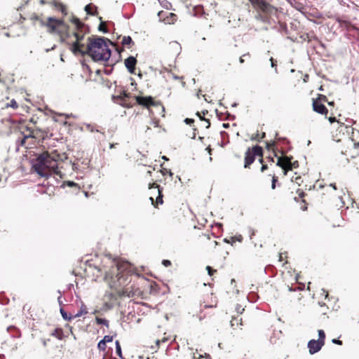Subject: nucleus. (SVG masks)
<instances>
[{
	"instance_id": "obj_1",
	"label": "nucleus",
	"mask_w": 359,
	"mask_h": 359,
	"mask_svg": "<svg viewBox=\"0 0 359 359\" xmlns=\"http://www.w3.org/2000/svg\"><path fill=\"white\" fill-rule=\"evenodd\" d=\"M73 23L76 30L73 33L75 41L72 43V50L74 53L88 55L94 61H107L111 56L109 45L113 43L108 39L93 35L88 37L86 43L83 42L87 32L85 25L77 18H74Z\"/></svg>"
},
{
	"instance_id": "obj_2",
	"label": "nucleus",
	"mask_w": 359,
	"mask_h": 359,
	"mask_svg": "<svg viewBox=\"0 0 359 359\" xmlns=\"http://www.w3.org/2000/svg\"><path fill=\"white\" fill-rule=\"evenodd\" d=\"M30 162L34 170L42 177L48 178L52 173L61 176L56 157L48 152L39 154Z\"/></svg>"
},
{
	"instance_id": "obj_3",
	"label": "nucleus",
	"mask_w": 359,
	"mask_h": 359,
	"mask_svg": "<svg viewBox=\"0 0 359 359\" xmlns=\"http://www.w3.org/2000/svg\"><path fill=\"white\" fill-rule=\"evenodd\" d=\"M31 20L39 22L41 26L46 29L48 33L59 36L62 41H66L70 37L69 26L62 19L54 17L44 19L34 14L31 17Z\"/></svg>"
},
{
	"instance_id": "obj_4",
	"label": "nucleus",
	"mask_w": 359,
	"mask_h": 359,
	"mask_svg": "<svg viewBox=\"0 0 359 359\" xmlns=\"http://www.w3.org/2000/svg\"><path fill=\"white\" fill-rule=\"evenodd\" d=\"M119 95H112V101L126 108H130L133 106L135 102L140 105L148 107L149 106L159 107L162 111H165L164 107L161 104V102L156 101L151 96H135L133 98L131 97L130 93L128 91H119Z\"/></svg>"
},
{
	"instance_id": "obj_5",
	"label": "nucleus",
	"mask_w": 359,
	"mask_h": 359,
	"mask_svg": "<svg viewBox=\"0 0 359 359\" xmlns=\"http://www.w3.org/2000/svg\"><path fill=\"white\" fill-rule=\"evenodd\" d=\"M252 7L257 11H261L264 14H271L275 8L268 3L266 0H248Z\"/></svg>"
},
{
	"instance_id": "obj_6",
	"label": "nucleus",
	"mask_w": 359,
	"mask_h": 359,
	"mask_svg": "<svg viewBox=\"0 0 359 359\" xmlns=\"http://www.w3.org/2000/svg\"><path fill=\"white\" fill-rule=\"evenodd\" d=\"M169 8L167 6L166 11H161L158 13V16L160 20L163 21L165 24H174L177 20V16L176 14L170 12Z\"/></svg>"
},
{
	"instance_id": "obj_7",
	"label": "nucleus",
	"mask_w": 359,
	"mask_h": 359,
	"mask_svg": "<svg viewBox=\"0 0 359 359\" xmlns=\"http://www.w3.org/2000/svg\"><path fill=\"white\" fill-rule=\"evenodd\" d=\"M313 110L320 114L327 115L328 109L319 98H313L312 102Z\"/></svg>"
},
{
	"instance_id": "obj_8",
	"label": "nucleus",
	"mask_w": 359,
	"mask_h": 359,
	"mask_svg": "<svg viewBox=\"0 0 359 359\" xmlns=\"http://www.w3.org/2000/svg\"><path fill=\"white\" fill-rule=\"evenodd\" d=\"M325 344L323 343H321L318 340L311 339L310 341H309L308 345H307L309 353L311 355H313V354L318 353V351H320L321 350L322 347Z\"/></svg>"
},
{
	"instance_id": "obj_9",
	"label": "nucleus",
	"mask_w": 359,
	"mask_h": 359,
	"mask_svg": "<svg viewBox=\"0 0 359 359\" xmlns=\"http://www.w3.org/2000/svg\"><path fill=\"white\" fill-rule=\"evenodd\" d=\"M136 64L137 60L135 57L130 56L125 60V65L130 73L135 72Z\"/></svg>"
},
{
	"instance_id": "obj_10",
	"label": "nucleus",
	"mask_w": 359,
	"mask_h": 359,
	"mask_svg": "<svg viewBox=\"0 0 359 359\" xmlns=\"http://www.w3.org/2000/svg\"><path fill=\"white\" fill-rule=\"evenodd\" d=\"M156 188L157 189V192H158V196L156 198V203L157 204H163V195L162 193L163 188L161 187L160 185H158L156 183H150L149 184V189H156Z\"/></svg>"
},
{
	"instance_id": "obj_11",
	"label": "nucleus",
	"mask_w": 359,
	"mask_h": 359,
	"mask_svg": "<svg viewBox=\"0 0 359 359\" xmlns=\"http://www.w3.org/2000/svg\"><path fill=\"white\" fill-rule=\"evenodd\" d=\"M50 4L55 10L61 12L62 15L66 16L67 15V6L65 4L57 1H53Z\"/></svg>"
},
{
	"instance_id": "obj_12",
	"label": "nucleus",
	"mask_w": 359,
	"mask_h": 359,
	"mask_svg": "<svg viewBox=\"0 0 359 359\" xmlns=\"http://www.w3.org/2000/svg\"><path fill=\"white\" fill-rule=\"evenodd\" d=\"M255 156L251 153V150L249 148L245 154V164L244 168H247L255 161Z\"/></svg>"
},
{
	"instance_id": "obj_13",
	"label": "nucleus",
	"mask_w": 359,
	"mask_h": 359,
	"mask_svg": "<svg viewBox=\"0 0 359 359\" xmlns=\"http://www.w3.org/2000/svg\"><path fill=\"white\" fill-rule=\"evenodd\" d=\"M337 21L338 22L340 27L344 28L348 31L357 29L355 26L352 25L351 22L348 20L337 18Z\"/></svg>"
},
{
	"instance_id": "obj_14",
	"label": "nucleus",
	"mask_w": 359,
	"mask_h": 359,
	"mask_svg": "<svg viewBox=\"0 0 359 359\" xmlns=\"http://www.w3.org/2000/svg\"><path fill=\"white\" fill-rule=\"evenodd\" d=\"M121 44L125 48H131L135 45V43L130 36H125L122 39Z\"/></svg>"
},
{
	"instance_id": "obj_15",
	"label": "nucleus",
	"mask_w": 359,
	"mask_h": 359,
	"mask_svg": "<svg viewBox=\"0 0 359 359\" xmlns=\"http://www.w3.org/2000/svg\"><path fill=\"white\" fill-rule=\"evenodd\" d=\"M250 150H251V153L253 154L255 157L256 156L262 157L264 150L262 147H260L259 145H255V146H253Z\"/></svg>"
},
{
	"instance_id": "obj_16",
	"label": "nucleus",
	"mask_w": 359,
	"mask_h": 359,
	"mask_svg": "<svg viewBox=\"0 0 359 359\" xmlns=\"http://www.w3.org/2000/svg\"><path fill=\"white\" fill-rule=\"evenodd\" d=\"M25 130L27 131H29V133L27 134V135H25L24 131H22L21 133L22 135H23V137L19 140L20 142V144L22 146L25 144V142H26V140L29 138V137H33V133L32 131H31V129L30 128H29L28 126H25Z\"/></svg>"
},
{
	"instance_id": "obj_17",
	"label": "nucleus",
	"mask_w": 359,
	"mask_h": 359,
	"mask_svg": "<svg viewBox=\"0 0 359 359\" xmlns=\"http://www.w3.org/2000/svg\"><path fill=\"white\" fill-rule=\"evenodd\" d=\"M8 107H12L13 109H16V108H18V104L15 100H12L10 103L0 102V107L1 109H4V107L7 108Z\"/></svg>"
},
{
	"instance_id": "obj_18",
	"label": "nucleus",
	"mask_w": 359,
	"mask_h": 359,
	"mask_svg": "<svg viewBox=\"0 0 359 359\" xmlns=\"http://www.w3.org/2000/svg\"><path fill=\"white\" fill-rule=\"evenodd\" d=\"M51 336L55 337L60 340L62 339L64 337L62 329L60 327L55 329L54 331L51 333Z\"/></svg>"
},
{
	"instance_id": "obj_19",
	"label": "nucleus",
	"mask_w": 359,
	"mask_h": 359,
	"mask_svg": "<svg viewBox=\"0 0 359 359\" xmlns=\"http://www.w3.org/2000/svg\"><path fill=\"white\" fill-rule=\"evenodd\" d=\"M8 332H14V333L12 334L13 337H20V330L14 325H10L7 328Z\"/></svg>"
},
{
	"instance_id": "obj_20",
	"label": "nucleus",
	"mask_w": 359,
	"mask_h": 359,
	"mask_svg": "<svg viewBox=\"0 0 359 359\" xmlns=\"http://www.w3.org/2000/svg\"><path fill=\"white\" fill-rule=\"evenodd\" d=\"M60 313L65 320L70 321L74 318V316L69 315L62 307L60 309Z\"/></svg>"
},
{
	"instance_id": "obj_21",
	"label": "nucleus",
	"mask_w": 359,
	"mask_h": 359,
	"mask_svg": "<svg viewBox=\"0 0 359 359\" xmlns=\"http://www.w3.org/2000/svg\"><path fill=\"white\" fill-rule=\"evenodd\" d=\"M259 296L257 292L251 291L248 295V299L250 302L255 303L257 301Z\"/></svg>"
},
{
	"instance_id": "obj_22",
	"label": "nucleus",
	"mask_w": 359,
	"mask_h": 359,
	"mask_svg": "<svg viewBox=\"0 0 359 359\" xmlns=\"http://www.w3.org/2000/svg\"><path fill=\"white\" fill-rule=\"evenodd\" d=\"M115 347H116V353L117 355L121 359H125V358L123 356V354H122L121 346L119 341L116 340L115 341Z\"/></svg>"
},
{
	"instance_id": "obj_23",
	"label": "nucleus",
	"mask_w": 359,
	"mask_h": 359,
	"mask_svg": "<svg viewBox=\"0 0 359 359\" xmlns=\"http://www.w3.org/2000/svg\"><path fill=\"white\" fill-rule=\"evenodd\" d=\"M220 135H221V137L222 139V142L221 146L222 147H224L229 142V139H228L229 138V135L225 131H221L220 132Z\"/></svg>"
},
{
	"instance_id": "obj_24",
	"label": "nucleus",
	"mask_w": 359,
	"mask_h": 359,
	"mask_svg": "<svg viewBox=\"0 0 359 359\" xmlns=\"http://www.w3.org/2000/svg\"><path fill=\"white\" fill-rule=\"evenodd\" d=\"M88 313L86 307L84 304H82L80 310L74 316V318H79L83 314H86Z\"/></svg>"
},
{
	"instance_id": "obj_25",
	"label": "nucleus",
	"mask_w": 359,
	"mask_h": 359,
	"mask_svg": "<svg viewBox=\"0 0 359 359\" xmlns=\"http://www.w3.org/2000/svg\"><path fill=\"white\" fill-rule=\"evenodd\" d=\"M95 321L98 325H103L107 327H109V321L105 318L96 317Z\"/></svg>"
},
{
	"instance_id": "obj_26",
	"label": "nucleus",
	"mask_w": 359,
	"mask_h": 359,
	"mask_svg": "<svg viewBox=\"0 0 359 359\" xmlns=\"http://www.w3.org/2000/svg\"><path fill=\"white\" fill-rule=\"evenodd\" d=\"M318 341H319L320 342L323 343L325 344V332L323 330H318Z\"/></svg>"
},
{
	"instance_id": "obj_27",
	"label": "nucleus",
	"mask_w": 359,
	"mask_h": 359,
	"mask_svg": "<svg viewBox=\"0 0 359 359\" xmlns=\"http://www.w3.org/2000/svg\"><path fill=\"white\" fill-rule=\"evenodd\" d=\"M196 115L199 118L201 121H204L207 123L206 128H209L210 127V121L208 118H205L201 114L200 112L197 111Z\"/></svg>"
},
{
	"instance_id": "obj_28",
	"label": "nucleus",
	"mask_w": 359,
	"mask_h": 359,
	"mask_svg": "<svg viewBox=\"0 0 359 359\" xmlns=\"http://www.w3.org/2000/svg\"><path fill=\"white\" fill-rule=\"evenodd\" d=\"M242 325V319L238 318H233L231 320V326L234 327L235 325Z\"/></svg>"
},
{
	"instance_id": "obj_29",
	"label": "nucleus",
	"mask_w": 359,
	"mask_h": 359,
	"mask_svg": "<svg viewBox=\"0 0 359 359\" xmlns=\"http://www.w3.org/2000/svg\"><path fill=\"white\" fill-rule=\"evenodd\" d=\"M66 186H67L69 187H76L77 184L76 182H74V181H65L63 182L62 187H65Z\"/></svg>"
},
{
	"instance_id": "obj_30",
	"label": "nucleus",
	"mask_w": 359,
	"mask_h": 359,
	"mask_svg": "<svg viewBox=\"0 0 359 359\" xmlns=\"http://www.w3.org/2000/svg\"><path fill=\"white\" fill-rule=\"evenodd\" d=\"M97 348L101 351H104L106 349V344L101 339L97 344Z\"/></svg>"
},
{
	"instance_id": "obj_31",
	"label": "nucleus",
	"mask_w": 359,
	"mask_h": 359,
	"mask_svg": "<svg viewBox=\"0 0 359 359\" xmlns=\"http://www.w3.org/2000/svg\"><path fill=\"white\" fill-rule=\"evenodd\" d=\"M8 302H9V299L8 297L4 296L3 294H0V304L2 305H6V304H8Z\"/></svg>"
},
{
	"instance_id": "obj_32",
	"label": "nucleus",
	"mask_w": 359,
	"mask_h": 359,
	"mask_svg": "<svg viewBox=\"0 0 359 359\" xmlns=\"http://www.w3.org/2000/svg\"><path fill=\"white\" fill-rule=\"evenodd\" d=\"M99 30L103 32H107V25L104 22H102L99 25Z\"/></svg>"
},
{
	"instance_id": "obj_33",
	"label": "nucleus",
	"mask_w": 359,
	"mask_h": 359,
	"mask_svg": "<svg viewBox=\"0 0 359 359\" xmlns=\"http://www.w3.org/2000/svg\"><path fill=\"white\" fill-rule=\"evenodd\" d=\"M289 170H292L293 168H297L299 167V162L297 161L292 162L290 164H288Z\"/></svg>"
},
{
	"instance_id": "obj_34",
	"label": "nucleus",
	"mask_w": 359,
	"mask_h": 359,
	"mask_svg": "<svg viewBox=\"0 0 359 359\" xmlns=\"http://www.w3.org/2000/svg\"><path fill=\"white\" fill-rule=\"evenodd\" d=\"M200 92H201V91H197V93H196V96L198 99H200V98H201V96H202V97H203L204 100H205V102H211V100H208V97L206 95H201V94L200 93Z\"/></svg>"
},
{
	"instance_id": "obj_35",
	"label": "nucleus",
	"mask_w": 359,
	"mask_h": 359,
	"mask_svg": "<svg viewBox=\"0 0 359 359\" xmlns=\"http://www.w3.org/2000/svg\"><path fill=\"white\" fill-rule=\"evenodd\" d=\"M113 339H114V336H109V335H105L103 339H102V341H104V342L105 344L108 343V342H111L113 341Z\"/></svg>"
},
{
	"instance_id": "obj_36",
	"label": "nucleus",
	"mask_w": 359,
	"mask_h": 359,
	"mask_svg": "<svg viewBox=\"0 0 359 359\" xmlns=\"http://www.w3.org/2000/svg\"><path fill=\"white\" fill-rule=\"evenodd\" d=\"M93 8V6L91 4H88V5L86 6L85 11H86V13L88 14L93 15V11H92Z\"/></svg>"
},
{
	"instance_id": "obj_37",
	"label": "nucleus",
	"mask_w": 359,
	"mask_h": 359,
	"mask_svg": "<svg viewBox=\"0 0 359 359\" xmlns=\"http://www.w3.org/2000/svg\"><path fill=\"white\" fill-rule=\"evenodd\" d=\"M278 182V177L276 176H273L271 181V189H275L276 186V182Z\"/></svg>"
},
{
	"instance_id": "obj_38",
	"label": "nucleus",
	"mask_w": 359,
	"mask_h": 359,
	"mask_svg": "<svg viewBox=\"0 0 359 359\" xmlns=\"http://www.w3.org/2000/svg\"><path fill=\"white\" fill-rule=\"evenodd\" d=\"M206 270L208 271V273L209 276H212L215 272H216V270L213 269L211 266H207Z\"/></svg>"
},
{
	"instance_id": "obj_39",
	"label": "nucleus",
	"mask_w": 359,
	"mask_h": 359,
	"mask_svg": "<svg viewBox=\"0 0 359 359\" xmlns=\"http://www.w3.org/2000/svg\"><path fill=\"white\" fill-rule=\"evenodd\" d=\"M293 157L292 156H286L285 158V163L287 165L290 164L292 161Z\"/></svg>"
},
{
	"instance_id": "obj_40",
	"label": "nucleus",
	"mask_w": 359,
	"mask_h": 359,
	"mask_svg": "<svg viewBox=\"0 0 359 359\" xmlns=\"http://www.w3.org/2000/svg\"><path fill=\"white\" fill-rule=\"evenodd\" d=\"M235 238L233 237H231L230 239L229 238H224V242L226 243H231V245H232L233 243H235Z\"/></svg>"
},
{
	"instance_id": "obj_41",
	"label": "nucleus",
	"mask_w": 359,
	"mask_h": 359,
	"mask_svg": "<svg viewBox=\"0 0 359 359\" xmlns=\"http://www.w3.org/2000/svg\"><path fill=\"white\" fill-rule=\"evenodd\" d=\"M184 121L186 124L191 126V124H193L194 123V119L190 118H186Z\"/></svg>"
},
{
	"instance_id": "obj_42",
	"label": "nucleus",
	"mask_w": 359,
	"mask_h": 359,
	"mask_svg": "<svg viewBox=\"0 0 359 359\" xmlns=\"http://www.w3.org/2000/svg\"><path fill=\"white\" fill-rule=\"evenodd\" d=\"M173 78L177 81H179V82H180L182 83V87L184 88V82L183 81V77H178V76H174L172 74H171Z\"/></svg>"
},
{
	"instance_id": "obj_43",
	"label": "nucleus",
	"mask_w": 359,
	"mask_h": 359,
	"mask_svg": "<svg viewBox=\"0 0 359 359\" xmlns=\"http://www.w3.org/2000/svg\"><path fill=\"white\" fill-rule=\"evenodd\" d=\"M226 119H227V120H234L236 118L235 115L231 114L228 111L226 112Z\"/></svg>"
},
{
	"instance_id": "obj_44",
	"label": "nucleus",
	"mask_w": 359,
	"mask_h": 359,
	"mask_svg": "<svg viewBox=\"0 0 359 359\" xmlns=\"http://www.w3.org/2000/svg\"><path fill=\"white\" fill-rule=\"evenodd\" d=\"M162 264L165 266V267H168V266H170L171 265V262L168 259H163L162 261Z\"/></svg>"
},
{
	"instance_id": "obj_45",
	"label": "nucleus",
	"mask_w": 359,
	"mask_h": 359,
	"mask_svg": "<svg viewBox=\"0 0 359 359\" xmlns=\"http://www.w3.org/2000/svg\"><path fill=\"white\" fill-rule=\"evenodd\" d=\"M276 165L281 168L282 169H284L285 165L282 163L280 158L278 157V161L276 162Z\"/></svg>"
},
{
	"instance_id": "obj_46",
	"label": "nucleus",
	"mask_w": 359,
	"mask_h": 359,
	"mask_svg": "<svg viewBox=\"0 0 359 359\" xmlns=\"http://www.w3.org/2000/svg\"><path fill=\"white\" fill-rule=\"evenodd\" d=\"M162 174H163V175H165V174H169V175H170V177H172V176L173 175V173L172 172V171H171L170 170H167V169H165V168H164V169L162 170Z\"/></svg>"
},
{
	"instance_id": "obj_47",
	"label": "nucleus",
	"mask_w": 359,
	"mask_h": 359,
	"mask_svg": "<svg viewBox=\"0 0 359 359\" xmlns=\"http://www.w3.org/2000/svg\"><path fill=\"white\" fill-rule=\"evenodd\" d=\"M317 98H319V99L322 100V102L323 103V102H327V99L326 96L323 95L318 94Z\"/></svg>"
},
{
	"instance_id": "obj_48",
	"label": "nucleus",
	"mask_w": 359,
	"mask_h": 359,
	"mask_svg": "<svg viewBox=\"0 0 359 359\" xmlns=\"http://www.w3.org/2000/svg\"><path fill=\"white\" fill-rule=\"evenodd\" d=\"M250 57V54L249 53H246V54H244L241 57H240V62L241 63H243L244 62V59L243 57Z\"/></svg>"
},
{
	"instance_id": "obj_49",
	"label": "nucleus",
	"mask_w": 359,
	"mask_h": 359,
	"mask_svg": "<svg viewBox=\"0 0 359 359\" xmlns=\"http://www.w3.org/2000/svg\"><path fill=\"white\" fill-rule=\"evenodd\" d=\"M332 342L337 345H342V341L338 339H333Z\"/></svg>"
},
{
	"instance_id": "obj_50",
	"label": "nucleus",
	"mask_w": 359,
	"mask_h": 359,
	"mask_svg": "<svg viewBox=\"0 0 359 359\" xmlns=\"http://www.w3.org/2000/svg\"><path fill=\"white\" fill-rule=\"evenodd\" d=\"M274 269V266H272V265H268L265 267L264 269V271L265 273H266V271L269 270V271H273Z\"/></svg>"
},
{
	"instance_id": "obj_51",
	"label": "nucleus",
	"mask_w": 359,
	"mask_h": 359,
	"mask_svg": "<svg viewBox=\"0 0 359 359\" xmlns=\"http://www.w3.org/2000/svg\"><path fill=\"white\" fill-rule=\"evenodd\" d=\"M274 145V142L270 143L266 142V148L267 150H270L271 147Z\"/></svg>"
},
{
	"instance_id": "obj_52",
	"label": "nucleus",
	"mask_w": 359,
	"mask_h": 359,
	"mask_svg": "<svg viewBox=\"0 0 359 359\" xmlns=\"http://www.w3.org/2000/svg\"><path fill=\"white\" fill-rule=\"evenodd\" d=\"M2 123H4L5 121L9 122L11 123H15L16 122L11 118H6V119H1Z\"/></svg>"
},
{
	"instance_id": "obj_53",
	"label": "nucleus",
	"mask_w": 359,
	"mask_h": 359,
	"mask_svg": "<svg viewBox=\"0 0 359 359\" xmlns=\"http://www.w3.org/2000/svg\"><path fill=\"white\" fill-rule=\"evenodd\" d=\"M270 61L272 67H276L277 62L276 60H274L273 57H271Z\"/></svg>"
},
{
	"instance_id": "obj_54",
	"label": "nucleus",
	"mask_w": 359,
	"mask_h": 359,
	"mask_svg": "<svg viewBox=\"0 0 359 359\" xmlns=\"http://www.w3.org/2000/svg\"><path fill=\"white\" fill-rule=\"evenodd\" d=\"M57 302H58L59 305L60 306V308L62 307L63 302H62V296H59L57 297Z\"/></svg>"
},
{
	"instance_id": "obj_55",
	"label": "nucleus",
	"mask_w": 359,
	"mask_h": 359,
	"mask_svg": "<svg viewBox=\"0 0 359 359\" xmlns=\"http://www.w3.org/2000/svg\"><path fill=\"white\" fill-rule=\"evenodd\" d=\"M267 169H268V165L266 164H262V165L261 167V171L263 172Z\"/></svg>"
},
{
	"instance_id": "obj_56",
	"label": "nucleus",
	"mask_w": 359,
	"mask_h": 359,
	"mask_svg": "<svg viewBox=\"0 0 359 359\" xmlns=\"http://www.w3.org/2000/svg\"><path fill=\"white\" fill-rule=\"evenodd\" d=\"M330 123H333L334 122L337 121V118L336 117H334V116H330L329 118H328Z\"/></svg>"
},
{
	"instance_id": "obj_57",
	"label": "nucleus",
	"mask_w": 359,
	"mask_h": 359,
	"mask_svg": "<svg viewBox=\"0 0 359 359\" xmlns=\"http://www.w3.org/2000/svg\"><path fill=\"white\" fill-rule=\"evenodd\" d=\"M88 128L90 130V131L93 132L95 131V130L93 129V128L91 127V126L89 124L87 126ZM96 132H99L98 130H95Z\"/></svg>"
},
{
	"instance_id": "obj_58",
	"label": "nucleus",
	"mask_w": 359,
	"mask_h": 359,
	"mask_svg": "<svg viewBox=\"0 0 359 359\" xmlns=\"http://www.w3.org/2000/svg\"><path fill=\"white\" fill-rule=\"evenodd\" d=\"M241 309V306L238 305V306H237V308H236V310H237V311H238V313H242V311H244V309H241V311H240Z\"/></svg>"
},
{
	"instance_id": "obj_59",
	"label": "nucleus",
	"mask_w": 359,
	"mask_h": 359,
	"mask_svg": "<svg viewBox=\"0 0 359 359\" xmlns=\"http://www.w3.org/2000/svg\"><path fill=\"white\" fill-rule=\"evenodd\" d=\"M229 126H230L229 123H224L222 124V127H223L224 128H229Z\"/></svg>"
},
{
	"instance_id": "obj_60",
	"label": "nucleus",
	"mask_w": 359,
	"mask_h": 359,
	"mask_svg": "<svg viewBox=\"0 0 359 359\" xmlns=\"http://www.w3.org/2000/svg\"><path fill=\"white\" fill-rule=\"evenodd\" d=\"M196 128H194V132H193V135L191 137L192 139H195L196 138Z\"/></svg>"
},
{
	"instance_id": "obj_61",
	"label": "nucleus",
	"mask_w": 359,
	"mask_h": 359,
	"mask_svg": "<svg viewBox=\"0 0 359 359\" xmlns=\"http://www.w3.org/2000/svg\"><path fill=\"white\" fill-rule=\"evenodd\" d=\"M330 187H332L334 190H337V186L335 183H332L330 184Z\"/></svg>"
},
{
	"instance_id": "obj_62",
	"label": "nucleus",
	"mask_w": 359,
	"mask_h": 359,
	"mask_svg": "<svg viewBox=\"0 0 359 359\" xmlns=\"http://www.w3.org/2000/svg\"><path fill=\"white\" fill-rule=\"evenodd\" d=\"M322 291L323 294H325L326 298L328 296V292L325 289H322Z\"/></svg>"
},
{
	"instance_id": "obj_63",
	"label": "nucleus",
	"mask_w": 359,
	"mask_h": 359,
	"mask_svg": "<svg viewBox=\"0 0 359 359\" xmlns=\"http://www.w3.org/2000/svg\"><path fill=\"white\" fill-rule=\"evenodd\" d=\"M49 340L50 339H48V341H49ZM43 346H46V345H47V340H46V339L43 340Z\"/></svg>"
},
{
	"instance_id": "obj_64",
	"label": "nucleus",
	"mask_w": 359,
	"mask_h": 359,
	"mask_svg": "<svg viewBox=\"0 0 359 359\" xmlns=\"http://www.w3.org/2000/svg\"><path fill=\"white\" fill-rule=\"evenodd\" d=\"M242 239H243V238H242V236H241V235H240V236H239V237L237 238L238 241H239V242H241Z\"/></svg>"
}]
</instances>
